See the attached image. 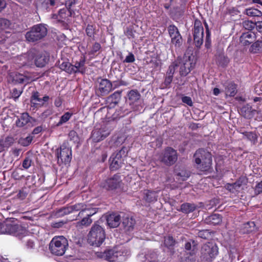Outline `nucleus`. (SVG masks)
<instances>
[{
  "mask_svg": "<svg viewBox=\"0 0 262 262\" xmlns=\"http://www.w3.org/2000/svg\"><path fill=\"white\" fill-rule=\"evenodd\" d=\"M97 257L103 258L110 262H122L130 254L129 250L125 247L115 248L108 249L103 252L96 253Z\"/></svg>",
  "mask_w": 262,
  "mask_h": 262,
  "instance_id": "f257e3e1",
  "label": "nucleus"
},
{
  "mask_svg": "<svg viewBox=\"0 0 262 262\" xmlns=\"http://www.w3.org/2000/svg\"><path fill=\"white\" fill-rule=\"evenodd\" d=\"M193 158L197 168L203 172H210L212 169L211 154L204 148H199L194 154Z\"/></svg>",
  "mask_w": 262,
  "mask_h": 262,
  "instance_id": "f03ea898",
  "label": "nucleus"
},
{
  "mask_svg": "<svg viewBox=\"0 0 262 262\" xmlns=\"http://www.w3.org/2000/svg\"><path fill=\"white\" fill-rule=\"evenodd\" d=\"M105 235L104 228L95 223L88 233V241L91 245L99 247L104 242Z\"/></svg>",
  "mask_w": 262,
  "mask_h": 262,
  "instance_id": "7ed1b4c3",
  "label": "nucleus"
},
{
  "mask_svg": "<svg viewBox=\"0 0 262 262\" xmlns=\"http://www.w3.org/2000/svg\"><path fill=\"white\" fill-rule=\"evenodd\" d=\"M47 33V25L39 24L31 27L30 31L26 33L25 37L27 41L33 42L42 39Z\"/></svg>",
  "mask_w": 262,
  "mask_h": 262,
  "instance_id": "20e7f679",
  "label": "nucleus"
},
{
  "mask_svg": "<svg viewBox=\"0 0 262 262\" xmlns=\"http://www.w3.org/2000/svg\"><path fill=\"white\" fill-rule=\"evenodd\" d=\"M2 233L13 235L21 239L28 234L26 228L13 222L3 223Z\"/></svg>",
  "mask_w": 262,
  "mask_h": 262,
  "instance_id": "39448f33",
  "label": "nucleus"
},
{
  "mask_svg": "<svg viewBox=\"0 0 262 262\" xmlns=\"http://www.w3.org/2000/svg\"><path fill=\"white\" fill-rule=\"evenodd\" d=\"M68 245V240L64 236H56L50 242L49 249L52 254L61 256L64 254Z\"/></svg>",
  "mask_w": 262,
  "mask_h": 262,
  "instance_id": "423d86ee",
  "label": "nucleus"
},
{
  "mask_svg": "<svg viewBox=\"0 0 262 262\" xmlns=\"http://www.w3.org/2000/svg\"><path fill=\"white\" fill-rule=\"evenodd\" d=\"M178 153L171 147H166L162 151L159 157V161L166 166L170 167L177 161Z\"/></svg>",
  "mask_w": 262,
  "mask_h": 262,
  "instance_id": "0eeeda50",
  "label": "nucleus"
},
{
  "mask_svg": "<svg viewBox=\"0 0 262 262\" xmlns=\"http://www.w3.org/2000/svg\"><path fill=\"white\" fill-rule=\"evenodd\" d=\"M219 253L216 244L207 242L203 245L201 249V258L207 262H211Z\"/></svg>",
  "mask_w": 262,
  "mask_h": 262,
  "instance_id": "6e6552de",
  "label": "nucleus"
},
{
  "mask_svg": "<svg viewBox=\"0 0 262 262\" xmlns=\"http://www.w3.org/2000/svg\"><path fill=\"white\" fill-rule=\"evenodd\" d=\"M128 149L124 146L116 152L112 154L110 159V168L112 170H116L123 164L124 158L127 156Z\"/></svg>",
  "mask_w": 262,
  "mask_h": 262,
  "instance_id": "1a4fd4ad",
  "label": "nucleus"
},
{
  "mask_svg": "<svg viewBox=\"0 0 262 262\" xmlns=\"http://www.w3.org/2000/svg\"><path fill=\"white\" fill-rule=\"evenodd\" d=\"M190 58V56H186L182 58L179 57L174 61L177 63V68H179V73L181 76H186L193 68V63Z\"/></svg>",
  "mask_w": 262,
  "mask_h": 262,
  "instance_id": "9d476101",
  "label": "nucleus"
},
{
  "mask_svg": "<svg viewBox=\"0 0 262 262\" xmlns=\"http://www.w3.org/2000/svg\"><path fill=\"white\" fill-rule=\"evenodd\" d=\"M193 36L195 46L200 48L203 42L204 28L202 22L199 19L194 21Z\"/></svg>",
  "mask_w": 262,
  "mask_h": 262,
  "instance_id": "9b49d317",
  "label": "nucleus"
},
{
  "mask_svg": "<svg viewBox=\"0 0 262 262\" xmlns=\"http://www.w3.org/2000/svg\"><path fill=\"white\" fill-rule=\"evenodd\" d=\"M58 163L65 164L70 162L72 159V150L66 145H62L56 151Z\"/></svg>",
  "mask_w": 262,
  "mask_h": 262,
  "instance_id": "f8f14e48",
  "label": "nucleus"
},
{
  "mask_svg": "<svg viewBox=\"0 0 262 262\" xmlns=\"http://www.w3.org/2000/svg\"><path fill=\"white\" fill-rule=\"evenodd\" d=\"M122 185L120 176L115 174L113 177L106 179L101 184L103 188L107 190H118L121 188Z\"/></svg>",
  "mask_w": 262,
  "mask_h": 262,
  "instance_id": "ddd939ff",
  "label": "nucleus"
},
{
  "mask_svg": "<svg viewBox=\"0 0 262 262\" xmlns=\"http://www.w3.org/2000/svg\"><path fill=\"white\" fill-rule=\"evenodd\" d=\"M113 83L107 79L98 80V84L96 90V94L103 96L108 94L112 90Z\"/></svg>",
  "mask_w": 262,
  "mask_h": 262,
  "instance_id": "4468645a",
  "label": "nucleus"
},
{
  "mask_svg": "<svg viewBox=\"0 0 262 262\" xmlns=\"http://www.w3.org/2000/svg\"><path fill=\"white\" fill-rule=\"evenodd\" d=\"M36 120L30 116L27 113H24L15 122L16 126L18 127L28 129L35 125Z\"/></svg>",
  "mask_w": 262,
  "mask_h": 262,
  "instance_id": "2eb2a0df",
  "label": "nucleus"
},
{
  "mask_svg": "<svg viewBox=\"0 0 262 262\" xmlns=\"http://www.w3.org/2000/svg\"><path fill=\"white\" fill-rule=\"evenodd\" d=\"M128 98V103L132 106L133 110H137V106L140 102L141 95L137 90L130 91L127 94Z\"/></svg>",
  "mask_w": 262,
  "mask_h": 262,
  "instance_id": "dca6fc26",
  "label": "nucleus"
},
{
  "mask_svg": "<svg viewBox=\"0 0 262 262\" xmlns=\"http://www.w3.org/2000/svg\"><path fill=\"white\" fill-rule=\"evenodd\" d=\"M136 224L135 219L131 216H126L123 219L122 225L124 232L129 234L133 231Z\"/></svg>",
  "mask_w": 262,
  "mask_h": 262,
  "instance_id": "f3484780",
  "label": "nucleus"
},
{
  "mask_svg": "<svg viewBox=\"0 0 262 262\" xmlns=\"http://www.w3.org/2000/svg\"><path fill=\"white\" fill-rule=\"evenodd\" d=\"M120 216L116 213L110 214L106 216V222L107 226L110 228L117 227L120 224Z\"/></svg>",
  "mask_w": 262,
  "mask_h": 262,
  "instance_id": "a211bd4d",
  "label": "nucleus"
},
{
  "mask_svg": "<svg viewBox=\"0 0 262 262\" xmlns=\"http://www.w3.org/2000/svg\"><path fill=\"white\" fill-rule=\"evenodd\" d=\"M255 40V35L251 32L243 33L240 37V41L244 46L250 45Z\"/></svg>",
  "mask_w": 262,
  "mask_h": 262,
  "instance_id": "6ab92c4d",
  "label": "nucleus"
},
{
  "mask_svg": "<svg viewBox=\"0 0 262 262\" xmlns=\"http://www.w3.org/2000/svg\"><path fill=\"white\" fill-rule=\"evenodd\" d=\"M49 56L45 53H40L35 57L34 62L37 67L42 68L48 62Z\"/></svg>",
  "mask_w": 262,
  "mask_h": 262,
  "instance_id": "aec40b11",
  "label": "nucleus"
},
{
  "mask_svg": "<svg viewBox=\"0 0 262 262\" xmlns=\"http://www.w3.org/2000/svg\"><path fill=\"white\" fill-rule=\"evenodd\" d=\"M11 76L12 78V81L16 83H28L30 80V78L24 74L18 73H15L12 74Z\"/></svg>",
  "mask_w": 262,
  "mask_h": 262,
  "instance_id": "412c9836",
  "label": "nucleus"
},
{
  "mask_svg": "<svg viewBox=\"0 0 262 262\" xmlns=\"http://www.w3.org/2000/svg\"><path fill=\"white\" fill-rule=\"evenodd\" d=\"M256 230L254 222H248L243 224L241 227L240 232L243 234H248Z\"/></svg>",
  "mask_w": 262,
  "mask_h": 262,
  "instance_id": "4be33fe9",
  "label": "nucleus"
},
{
  "mask_svg": "<svg viewBox=\"0 0 262 262\" xmlns=\"http://www.w3.org/2000/svg\"><path fill=\"white\" fill-rule=\"evenodd\" d=\"M197 243L192 239H190L187 241L184 245L185 249L188 251V253L193 255H194L196 252L197 249Z\"/></svg>",
  "mask_w": 262,
  "mask_h": 262,
  "instance_id": "5701e85b",
  "label": "nucleus"
},
{
  "mask_svg": "<svg viewBox=\"0 0 262 262\" xmlns=\"http://www.w3.org/2000/svg\"><path fill=\"white\" fill-rule=\"evenodd\" d=\"M85 59H81L79 61H76L74 65L72 64L73 73H80L83 74L85 72Z\"/></svg>",
  "mask_w": 262,
  "mask_h": 262,
  "instance_id": "b1692460",
  "label": "nucleus"
},
{
  "mask_svg": "<svg viewBox=\"0 0 262 262\" xmlns=\"http://www.w3.org/2000/svg\"><path fill=\"white\" fill-rule=\"evenodd\" d=\"M256 112L255 110H252V107L247 104L243 106L241 110L242 115L247 119L252 118Z\"/></svg>",
  "mask_w": 262,
  "mask_h": 262,
  "instance_id": "393cba45",
  "label": "nucleus"
},
{
  "mask_svg": "<svg viewBox=\"0 0 262 262\" xmlns=\"http://www.w3.org/2000/svg\"><path fill=\"white\" fill-rule=\"evenodd\" d=\"M222 221V216L218 214H213L207 216L205 220V222L207 224L213 225L220 224Z\"/></svg>",
  "mask_w": 262,
  "mask_h": 262,
  "instance_id": "a878e982",
  "label": "nucleus"
},
{
  "mask_svg": "<svg viewBox=\"0 0 262 262\" xmlns=\"http://www.w3.org/2000/svg\"><path fill=\"white\" fill-rule=\"evenodd\" d=\"M226 95L234 96L236 94V86L232 82H227L224 84Z\"/></svg>",
  "mask_w": 262,
  "mask_h": 262,
  "instance_id": "bb28decb",
  "label": "nucleus"
},
{
  "mask_svg": "<svg viewBox=\"0 0 262 262\" xmlns=\"http://www.w3.org/2000/svg\"><path fill=\"white\" fill-rule=\"evenodd\" d=\"M121 91H117L109 96L107 98V101L110 103V105L113 104V106L117 104L121 99Z\"/></svg>",
  "mask_w": 262,
  "mask_h": 262,
  "instance_id": "cd10ccee",
  "label": "nucleus"
},
{
  "mask_svg": "<svg viewBox=\"0 0 262 262\" xmlns=\"http://www.w3.org/2000/svg\"><path fill=\"white\" fill-rule=\"evenodd\" d=\"M197 208V206L194 203H185L181 205L180 211L185 214L194 211Z\"/></svg>",
  "mask_w": 262,
  "mask_h": 262,
  "instance_id": "c85d7f7f",
  "label": "nucleus"
},
{
  "mask_svg": "<svg viewBox=\"0 0 262 262\" xmlns=\"http://www.w3.org/2000/svg\"><path fill=\"white\" fill-rule=\"evenodd\" d=\"M70 209H71V212L79 211L78 217H82L84 216V209L86 205L83 203H77L73 205L70 206Z\"/></svg>",
  "mask_w": 262,
  "mask_h": 262,
  "instance_id": "c756f323",
  "label": "nucleus"
},
{
  "mask_svg": "<svg viewBox=\"0 0 262 262\" xmlns=\"http://www.w3.org/2000/svg\"><path fill=\"white\" fill-rule=\"evenodd\" d=\"M58 67L62 71H65L68 74H73L72 64L67 61H59Z\"/></svg>",
  "mask_w": 262,
  "mask_h": 262,
  "instance_id": "7c9ffc66",
  "label": "nucleus"
},
{
  "mask_svg": "<svg viewBox=\"0 0 262 262\" xmlns=\"http://www.w3.org/2000/svg\"><path fill=\"white\" fill-rule=\"evenodd\" d=\"M14 139L11 136H8L4 139L0 140L1 150H3L5 148H8L11 146L14 143Z\"/></svg>",
  "mask_w": 262,
  "mask_h": 262,
  "instance_id": "2f4dec72",
  "label": "nucleus"
},
{
  "mask_svg": "<svg viewBox=\"0 0 262 262\" xmlns=\"http://www.w3.org/2000/svg\"><path fill=\"white\" fill-rule=\"evenodd\" d=\"M144 260L143 262H158V256L154 251H148L144 256Z\"/></svg>",
  "mask_w": 262,
  "mask_h": 262,
  "instance_id": "473e14b6",
  "label": "nucleus"
},
{
  "mask_svg": "<svg viewBox=\"0 0 262 262\" xmlns=\"http://www.w3.org/2000/svg\"><path fill=\"white\" fill-rule=\"evenodd\" d=\"M83 217L81 220L76 223V227L79 228H82L83 227H87L92 223L93 221L90 217L86 216Z\"/></svg>",
  "mask_w": 262,
  "mask_h": 262,
  "instance_id": "72a5a7b5",
  "label": "nucleus"
},
{
  "mask_svg": "<svg viewBox=\"0 0 262 262\" xmlns=\"http://www.w3.org/2000/svg\"><path fill=\"white\" fill-rule=\"evenodd\" d=\"M157 191L147 190L144 194V198L148 202L156 201L157 199Z\"/></svg>",
  "mask_w": 262,
  "mask_h": 262,
  "instance_id": "f704fd0d",
  "label": "nucleus"
},
{
  "mask_svg": "<svg viewBox=\"0 0 262 262\" xmlns=\"http://www.w3.org/2000/svg\"><path fill=\"white\" fill-rule=\"evenodd\" d=\"M229 62V58L223 54H219L216 57V63L221 67H225L228 65Z\"/></svg>",
  "mask_w": 262,
  "mask_h": 262,
  "instance_id": "c9c22d12",
  "label": "nucleus"
},
{
  "mask_svg": "<svg viewBox=\"0 0 262 262\" xmlns=\"http://www.w3.org/2000/svg\"><path fill=\"white\" fill-rule=\"evenodd\" d=\"M248 178L245 176L239 177L235 183H234L235 190L238 191L242 186H245L248 183Z\"/></svg>",
  "mask_w": 262,
  "mask_h": 262,
  "instance_id": "e433bc0d",
  "label": "nucleus"
},
{
  "mask_svg": "<svg viewBox=\"0 0 262 262\" xmlns=\"http://www.w3.org/2000/svg\"><path fill=\"white\" fill-rule=\"evenodd\" d=\"M241 133L244 135V138L252 142L254 144L257 142L258 136L255 133L253 132H244Z\"/></svg>",
  "mask_w": 262,
  "mask_h": 262,
  "instance_id": "4c0bfd02",
  "label": "nucleus"
},
{
  "mask_svg": "<svg viewBox=\"0 0 262 262\" xmlns=\"http://www.w3.org/2000/svg\"><path fill=\"white\" fill-rule=\"evenodd\" d=\"M34 58V53L32 51L28 52L26 54L21 56V59H26V61L23 62L24 66H30Z\"/></svg>",
  "mask_w": 262,
  "mask_h": 262,
  "instance_id": "58836bf2",
  "label": "nucleus"
},
{
  "mask_svg": "<svg viewBox=\"0 0 262 262\" xmlns=\"http://www.w3.org/2000/svg\"><path fill=\"white\" fill-rule=\"evenodd\" d=\"M164 244L167 248L173 249L176 244V241L172 236L168 235L164 237Z\"/></svg>",
  "mask_w": 262,
  "mask_h": 262,
  "instance_id": "ea45409f",
  "label": "nucleus"
},
{
  "mask_svg": "<svg viewBox=\"0 0 262 262\" xmlns=\"http://www.w3.org/2000/svg\"><path fill=\"white\" fill-rule=\"evenodd\" d=\"M250 52L253 53H260L262 51V41H257L252 45L250 49Z\"/></svg>",
  "mask_w": 262,
  "mask_h": 262,
  "instance_id": "a19ab883",
  "label": "nucleus"
},
{
  "mask_svg": "<svg viewBox=\"0 0 262 262\" xmlns=\"http://www.w3.org/2000/svg\"><path fill=\"white\" fill-rule=\"evenodd\" d=\"M245 13L251 17H260L262 15V13L260 11L253 8L246 9L245 10Z\"/></svg>",
  "mask_w": 262,
  "mask_h": 262,
  "instance_id": "79ce46f5",
  "label": "nucleus"
},
{
  "mask_svg": "<svg viewBox=\"0 0 262 262\" xmlns=\"http://www.w3.org/2000/svg\"><path fill=\"white\" fill-rule=\"evenodd\" d=\"M167 30L170 38L181 35L178 28L174 25H169L167 28Z\"/></svg>",
  "mask_w": 262,
  "mask_h": 262,
  "instance_id": "37998d69",
  "label": "nucleus"
},
{
  "mask_svg": "<svg viewBox=\"0 0 262 262\" xmlns=\"http://www.w3.org/2000/svg\"><path fill=\"white\" fill-rule=\"evenodd\" d=\"M11 25L10 21L6 18H0V31H6Z\"/></svg>",
  "mask_w": 262,
  "mask_h": 262,
  "instance_id": "c03bdc74",
  "label": "nucleus"
},
{
  "mask_svg": "<svg viewBox=\"0 0 262 262\" xmlns=\"http://www.w3.org/2000/svg\"><path fill=\"white\" fill-rule=\"evenodd\" d=\"M71 209H70V206L63 207L57 210L56 212V215L58 217H61L65 215H67L68 214L72 213Z\"/></svg>",
  "mask_w": 262,
  "mask_h": 262,
  "instance_id": "a18cd8bd",
  "label": "nucleus"
},
{
  "mask_svg": "<svg viewBox=\"0 0 262 262\" xmlns=\"http://www.w3.org/2000/svg\"><path fill=\"white\" fill-rule=\"evenodd\" d=\"M212 234L213 233L211 232H210L208 230H200L197 233L198 237L205 239L212 237Z\"/></svg>",
  "mask_w": 262,
  "mask_h": 262,
  "instance_id": "49530a36",
  "label": "nucleus"
},
{
  "mask_svg": "<svg viewBox=\"0 0 262 262\" xmlns=\"http://www.w3.org/2000/svg\"><path fill=\"white\" fill-rule=\"evenodd\" d=\"M106 137V135L104 136L103 135H101V133L100 130H95L93 132L92 134L93 140L97 142L103 140Z\"/></svg>",
  "mask_w": 262,
  "mask_h": 262,
  "instance_id": "de8ad7c7",
  "label": "nucleus"
},
{
  "mask_svg": "<svg viewBox=\"0 0 262 262\" xmlns=\"http://www.w3.org/2000/svg\"><path fill=\"white\" fill-rule=\"evenodd\" d=\"M42 3V6L46 7L47 9L49 8L50 6H54L58 5V3L60 0H40Z\"/></svg>",
  "mask_w": 262,
  "mask_h": 262,
  "instance_id": "09e8293b",
  "label": "nucleus"
},
{
  "mask_svg": "<svg viewBox=\"0 0 262 262\" xmlns=\"http://www.w3.org/2000/svg\"><path fill=\"white\" fill-rule=\"evenodd\" d=\"M72 114L67 112L64 114L60 119L59 121L57 123L56 126H59L61 125L63 123L67 122L72 117Z\"/></svg>",
  "mask_w": 262,
  "mask_h": 262,
  "instance_id": "8fccbe9b",
  "label": "nucleus"
},
{
  "mask_svg": "<svg viewBox=\"0 0 262 262\" xmlns=\"http://www.w3.org/2000/svg\"><path fill=\"white\" fill-rule=\"evenodd\" d=\"M171 42L176 48H179L182 45L183 42L181 35L171 38Z\"/></svg>",
  "mask_w": 262,
  "mask_h": 262,
  "instance_id": "3c124183",
  "label": "nucleus"
},
{
  "mask_svg": "<svg viewBox=\"0 0 262 262\" xmlns=\"http://www.w3.org/2000/svg\"><path fill=\"white\" fill-rule=\"evenodd\" d=\"M95 28V26L89 24L85 29L86 35L90 37L94 38Z\"/></svg>",
  "mask_w": 262,
  "mask_h": 262,
  "instance_id": "603ef678",
  "label": "nucleus"
},
{
  "mask_svg": "<svg viewBox=\"0 0 262 262\" xmlns=\"http://www.w3.org/2000/svg\"><path fill=\"white\" fill-rule=\"evenodd\" d=\"M76 4L75 0H67L66 1L65 5L68 12L69 13V16H71L74 11L72 10V7Z\"/></svg>",
  "mask_w": 262,
  "mask_h": 262,
  "instance_id": "864d4df0",
  "label": "nucleus"
},
{
  "mask_svg": "<svg viewBox=\"0 0 262 262\" xmlns=\"http://www.w3.org/2000/svg\"><path fill=\"white\" fill-rule=\"evenodd\" d=\"M242 25L243 27L248 30H252L255 27V23L251 20H245Z\"/></svg>",
  "mask_w": 262,
  "mask_h": 262,
  "instance_id": "5fc2aeb1",
  "label": "nucleus"
},
{
  "mask_svg": "<svg viewBox=\"0 0 262 262\" xmlns=\"http://www.w3.org/2000/svg\"><path fill=\"white\" fill-rule=\"evenodd\" d=\"M177 176L181 178L182 181H185L189 177L190 172L186 170H182L177 173Z\"/></svg>",
  "mask_w": 262,
  "mask_h": 262,
  "instance_id": "6e6d98bb",
  "label": "nucleus"
},
{
  "mask_svg": "<svg viewBox=\"0 0 262 262\" xmlns=\"http://www.w3.org/2000/svg\"><path fill=\"white\" fill-rule=\"evenodd\" d=\"M100 49H101L100 44L98 42H95L93 45V46L91 49V50L90 51H89L88 54L89 55H94L97 52L99 51Z\"/></svg>",
  "mask_w": 262,
  "mask_h": 262,
  "instance_id": "4d7b16f0",
  "label": "nucleus"
},
{
  "mask_svg": "<svg viewBox=\"0 0 262 262\" xmlns=\"http://www.w3.org/2000/svg\"><path fill=\"white\" fill-rule=\"evenodd\" d=\"M178 68L177 63L175 62H173L169 67L168 69L166 72L167 75L173 77V74L176 71V69Z\"/></svg>",
  "mask_w": 262,
  "mask_h": 262,
  "instance_id": "13d9d810",
  "label": "nucleus"
},
{
  "mask_svg": "<svg viewBox=\"0 0 262 262\" xmlns=\"http://www.w3.org/2000/svg\"><path fill=\"white\" fill-rule=\"evenodd\" d=\"M69 138L70 140L73 141L74 142L76 143L78 142L79 138L77 133L72 130L69 133Z\"/></svg>",
  "mask_w": 262,
  "mask_h": 262,
  "instance_id": "bf43d9fd",
  "label": "nucleus"
},
{
  "mask_svg": "<svg viewBox=\"0 0 262 262\" xmlns=\"http://www.w3.org/2000/svg\"><path fill=\"white\" fill-rule=\"evenodd\" d=\"M135 31L134 30L132 27H127L124 32L125 35L127 36L128 38H135Z\"/></svg>",
  "mask_w": 262,
  "mask_h": 262,
  "instance_id": "052dcab7",
  "label": "nucleus"
},
{
  "mask_svg": "<svg viewBox=\"0 0 262 262\" xmlns=\"http://www.w3.org/2000/svg\"><path fill=\"white\" fill-rule=\"evenodd\" d=\"M206 36L205 40V47L207 48H209L211 47V40H210V33L208 28L207 25L206 24Z\"/></svg>",
  "mask_w": 262,
  "mask_h": 262,
  "instance_id": "680f3d73",
  "label": "nucleus"
},
{
  "mask_svg": "<svg viewBox=\"0 0 262 262\" xmlns=\"http://www.w3.org/2000/svg\"><path fill=\"white\" fill-rule=\"evenodd\" d=\"M68 10L67 8L61 9L58 11V16L61 19H66L68 17H70L69 16V13L67 14Z\"/></svg>",
  "mask_w": 262,
  "mask_h": 262,
  "instance_id": "e2e57ef3",
  "label": "nucleus"
},
{
  "mask_svg": "<svg viewBox=\"0 0 262 262\" xmlns=\"http://www.w3.org/2000/svg\"><path fill=\"white\" fill-rule=\"evenodd\" d=\"M11 35V33L9 31H3L0 34V42H4L7 38Z\"/></svg>",
  "mask_w": 262,
  "mask_h": 262,
  "instance_id": "0e129e2a",
  "label": "nucleus"
},
{
  "mask_svg": "<svg viewBox=\"0 0 262 262\" xmlns=\"http://www.w3.org/2000/svg\"><path fill=\"white\" fill-rule=\"evenodd\" d=\"M32 163V161L29 157H26L23 162L22 166L25 169L29 168Z\"/></svg>",
  "mask_w": 262,
  "mask_h": 262,
  "instance_id": "69168bd1",
  "label": "nucleus"
},
{
  "mask_svg": "<svg viewBox=\"0 0 262 262\" xmlns=\"http://www.w3.org/2000/svg\"><path fill=\"white\" fill-rule=\"evenodd\" d=\"M22 93V91L18 90L16 88L12 89L11 92V97L16 100Z\"/></svg>",
  "mask_w": 262,
  "mask_h": 262,
  "instance_id": "338daca9",
  "label": "nucleus"
},
{
  "mask_svg": "<svg viewBox=\"0 0 262 262\" xmlns=\"http://www.w3.org/2000/svg\"><path fill=\"white\" fill-rule=\"evenodd\" d=\"M262 193V181L258 183L254 188V194L257 195Z\"/></svg>",
  "mask_w": 262,
  "mask_h": 262,
  "instance_id": "774afa93",
  "label": "nucleus"
}]
</instances>
